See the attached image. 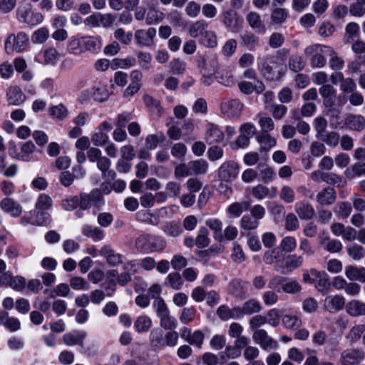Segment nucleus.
Wrapping results in <instances>:
<instances>
[{"mask_svg": "<svg viewBox=\"0 0 365 365\" xmlns=\"http://www.w3.org/2000/svg\"><path fill=\"white\" fill-rule=\"evenodd\" d=\"M261 150L267 151L276 145V140L268 133H262L257 137Z\"/></svg>", "mask_w": 365, "mask_h": 365, "instance_id": "obj_48", "label": "nucleus"}, {"mask_svg": "<svg viewBox=\"0 0 365 365\" xmlns=\"http://www.w3.org/2000/svg\"><path fill=\"white\" fill-rule=\"evenodd\" d=\"M165 246L166 243L162 237L145 234L140 235L135 242L136 250L143 253L161 252Z\"/></svg>", "mask_w": 365, "mask_h": 365, "instance_id": "obj_2", "label": "nucleus"}, {"mask_svg": "<svg viewBox=\"0 0 365 365\" xmlns=\"http://www.w3.org/2000/svg\"><path fill=\"white\" fill-rule=\"evenodd\" d=\"M86 332L83 330H73L65 334L63 337V341L66 346H73L75 345L83 346V342L86 337Z\"/></svg>", "mask_w": 365, "mask_h": 365, "instance_id": "obj_20", "label": "nucleus"}, {"mask_svg": "<svg viewBox=\"0 0 365 365\" xmlns=\"http://www.w3.org/2000/svg\"><path fill=\"white\" fill-rule=\"evenodd\" d=\"M217 314L223 321H227L230 319H240L239 307L230 309L227 305H221L217 310Z\"/></svg>", "mask_w": 365, "mask_h": 365, "instance_id": "obj_32", "label": "nucleus"}, {"mask_svg": "<svg viewBox=\"0 0 365 365\" xmlns=\"http://www.w3.org/2000/svg\"><path fill=\"white\" fill-rule=\"evenodd\" d=\"M250 193L257 200H262L265 198L272 199L277 194V190L274 187H266L262 185H257L249 187Z\"/></svg>", "mask_w": 365, "mask_h": 365, "instance_id": "obj_14", "label": "nucleus"}, {"mask_svg": "<svg viewBox=\"0 0 365 365\" xmlns=\"http://www.w3.org/2000/svg\"><path fill=\"white\" fill-rule=\"evenodd\" d=\"M294 210L302 220H310L315 214L312 205L304 201L297 202L294 205Z\"/></svg>", "mask_w": 365, "mask_h": 365, "instance_id": "obj_26", "label": "nucleus"}, {"mask_svg": "<svg viewBox=\"0 0 365 365\" xmlns=\"http://www.w3.org/2000/svg\"><path fill=\"white\" fill-rule=\"evenodd\" d=\"M241 227L244 230H252L258 227L259 222L249 215H244L240 220Z\"/></svg>", "mask_w": 365, "mask_h": 365, "instance_id": "obj_58", "label": "nucleus"}, {"mask_svg": "<svg viewBox=\"0 0 365 365\" xmlns=\"http://www.w3.org/2000/svg\"><path fill=\"white\" fill-rule=\"evenodd\" d=\"M100 255L105 257L107 262L112 266H116L123 262V256L115 252L108 245H106L101 247L100 250Z\"/></svg>", "mask_w": 365, "mask_h": 365, "instance_id": "obj_21", "label": "nucleus"}, {"mask_svg": "<svg viewBox=\"0 0 365 365\" xmlns=\"http://www.w3.org/2000/svg\"><path fill=\"white\" fill-rule=\"evenodd\" d=\"M207 24L204 21H197L189 27V34L192 38L203 36L207 31Z\"/></svg>", "mask_w": 365, "mask_h": 365, "instance_id": "obj_46", "label": "nucleus"}, {"mask_svg": "<svg viewBox=\"0 0 365 365\" xmlns=\"http://www.w3.org/2000/svg\"><path fill=\"white\" fill-rule=\"evenodd\" d=\"M319 245L323 249L330 253L339 252L343 245L341 242L336 239H331L327 234L322 233L319 237Z\"/></svg>", "mask_w": 365, "mask_h": 365, "instance_id": "obj_16", "label": "nucleus"}, {"mask_svg": "<svg viewBox=\"0 0 365 365\" xmlns=\"http://www.w3.org/2000/svg\"><path fill=\"white\" fill-rule=\"evenodd\" d=\"M36 149L35 145L31 141L24 143L21 147L20 152L14 154V151L9 148V155L11 157L24 162H29L33 160V153Z\"/></svg>", "mask_w": 365, "mask_h": 365, "instance_id": "obj_15", "label": "nucleus"}, {"mask_svg": "<svg viewBox=\"0 0 365 365\" xmlns=\"http://www.w3.org/2000/svg\"><path fill=\"white\" fill-rule=\"evenodd\" d=\"M225 134L218 125L210 123L205 131V140L209 145L218 143L223 140Z\"/></svg>", "mask_w": 365, "mask_h": 365, "instance_id": "obj_19", "label": "nucleus"}, {"mask_svg": "<svg viewBox=\"0 0 365 365\" xmlns=\"http://www.w3.org/2000/svg\"><path fill=\"white\" fill-rule=\"evenodd\" d=\"M249 25L257 33L264 34L266 27L259 14L255 11L250 12L246 17Z\"/></svg>", "mask_w": 365, "mask_h": 365, "instance_id": "obj_30", "label": "nucleus"}, {"mask_svg": "<svg viewBox=\"0 0 365 365\" xmlns=\"http://www.w3.org/2000/svg\"><path fill=\"white\" fill-rule=\"evenodd\" d=\"M84 51H89L98 53L102 47V39L100 36H83Z\"/></svg>", "mask_w": 365, "mask_h": 365, "instance_id": "obj_36", "label": "nucleus"}, {"mask_svg": "<svg viewBox=\"0 0 365 365\" xmlns=\"http://www.w3.org/2000/svg\"><path fill=\"white\" fill-rule=\"evenodd\" d=\"M348 255L355 261H359L365 257V249L356 243H351L346 245Z\"/></svg>", "mask_w": 365, "mask_h": 365, "instance_id": "obj_40", "label": "nucleus"}, {"mask_svg": "<svg viewBox=\"0 0 365 365\" xmlns=\"http://www.w3.org/2000/svg\"><path fill=\"white\" fill-rule=\"evenodd\" d=\"M70 286L75 290H88L89 283L81 277H72L70 280Z\"/></svg>", "mask_w": 365, "mask_h": 365, "instance_id": "obj_62", "label": "nucleus"}, {"mask_svg": "<svg viewBox=\"0 0 365 365\" xmlns=\"http://www.w3.org/2000/svg\"><path fill=\"white\" fill-rule=\"evenodd\" d=\"M48 112L51 116L61 120L66 118L68 114L66 107L61 103L50 107Z\"/></svg>", "mask_w": 365, "mask_h": 365, "instance_id": "obj_49", "label": "nucleus"}, {"mask_svg": "<svg viewBox=\"0 0 365 365\" xmlns=\"http://www.w3.org/2000/svg\"><path fill=\"white\" fill-rule=\"evenodd\" d=\"M83 36H71L67 43V51L71 54L79 56L84 52Z\"/></svg>", "mask_w": 365, "mask_h": 365, "instance_id": "obj_28", "label": "nucleus"}, {"mask_svg": "<svg viewBox=\"0 0 365 365\" xmlns=\"http://www.w3.org/2000/svg\"><path fill=\"white\" fill-rule=\"evenodd\" d=\"M344 274L351 282H365V267L355 265L345 267Z\"/></svg>", "mask_w": 365, "mask_h": 365, "instance_id": "obj_23", "label": "nucleus"}, {"mask_svg": "<svg viewBox=\"0 0 365 365\" xmlns=\"http://www.w3.org/2000/svg\"><path fill=\"white\" fill-rule=\"evenodd\" d=\"M303 279L305 282L314 284L316 289L326 294L330 287V282L328 274L325 271L311 269L303 274Z\"/></svg>", "mask_w": 365, "mask_h": 365, "instance_id": "obj_3", "label": "nucleus"}, {"mask_svg": "<svg viewBox=\"0 0 365 365\" xmlns=\"http://www.w3.org/2000/svg\"><path fill=\"white\" fill-rule=\"evenodd\" d=\"M280 247L282 252H292L297 247V240L294 237H285L280 242Z\"/></svg>", "mask_w": 365, "mask_h": 365, "instance_id": "obj_61", "label": "nucleus"}, {"mask_svg": "<svg viewBox=\"0 0 365 365\" xmlns=\"http://www.w3.org/2000/svg\"><path fill=\"white\" fill-rule=\"evenodd\" d=\"M332 53V48L320 43L307 46L304 55L313 67L322 68L326 64V56Z\"/></svg>", "mask_w": 365, "mask_h": 365, "instance_id": "obj_1", "label": "nucleus"}, {"mask_svg": "<svg viewBox=\"0 0 365 365\" xmlns=\"http://www.w3.org/2000/svg\"><path fill=\"white\" fill-rule=\"evenodd\" d=\"M160 318V325L162 328L165 329H174L178 327V321L177 319L170 315V313L164 314L161 316Z\"/></svg>", "mask_w": 365, "mask_h": 365, "instance_id": "obj_52", "label": "nucleus"}, {"mask_svg": "<svg viewBox=\"0 0 365 365\" xmlns=\"http://www.w3.org/2000/svg\"><path fill=\"white\" fill-rule=\"evenodd\" d=\"M155 35L156 29L153 27L147 30H137L135 33L136 43L141 47L150 46L153 43V39Z\"/></svg>", "mask_w": 365, "mask_h": 365, "instance_id": "obj_13", "label": "nucleus"}, {"mask_svg": "<svg viewBox=\"0 0 365 365\" xmlns=\"http://www.w3.org/2000/svg\"><path fill=\"white\" fill-rule=\"evenodd\" d=\"M365 331V326L363 324H358L354 326L346 335V339L351 343L356 342L361 336L362 334Z\"/></svg>", "mask_w": 365, "mask_h": 365, "instance_id": "obj_51", "label": "nucleus"}, {"mask_svg": "<svg viewBox=\"0 0 365 365\" xmlns=\"http://www.w3.org/2000/svg\"><path fill=\"white\" fill-rule=\"evenodd\" d=\"M16 18L20 23L29 26H37L43 21V16L41 13L34 11L32 5L26 2L21 4L16 11Z\"/></svg>", "mask_w": 365, "mask_h": 365, "instance_id": "obj_4", "label": "nucleus"}, {"mask_svg": "<svg viewBox=\"0 0 365 365\" xmlns=\"http://www.w3.org/2000/svg\"><path fill=\"white\" fill-rule=\"evenodd\" d=\"M29 44V36L24 32H19L16 35L10 34L4 43V49L6 53L11 54L14 51L21 53L24 51Z\"/></svg>", "mask_w": 365, "mask_h": 365, "instance_id": "obj_5", "label": "nucleus"}, {"mask_svg": "<svg viewBox=\"0 0 365 365\" xmlns=\"http://www.w3.org/2000/svg\"><path fill=\"white\" fill-rule=\"evenodd\" d=\"M7 99L9 104L20 106L26 101V96L19 87L14 86L9 88Z\"/></svg>", "mask_w": 365, "mask_h": 365, "instance_id": "obj_27", "label": "nucleus"}, {"mask_svg": "<svg viewBox=\"0 0 365 365\" xmlns=\"http://www.w3.org/2000/svg\"><path fill=\"white\" fill-rule=\"evenodd\" d=\"M344 304L345 298L341 295H330L324 299V308L331 313L342 309Z\"/></svg>", "mask_w": 365, "mask_h": 365, "instance_id": "obj_22", "label": "nucleus"}, {"mask_svg": "<svg viewBox=\"0 0 365 365\" xmlns=\"http://www.w3.org/2000/svg\"><path fill=\"white\" fill-rule=\"evenodd\" d=\"M287 16L288 12L286 9L276 8L272 12L271 19L274 24H279L286 21Z\"/></svg>", "mask_w": 365, "mask_h": 365, "instance_id": "obj_59", "label": "nucleus"}, {"mask_svg": "<svg viewBox=\"0 0 365 365\" xmlns=\"http://www.w3.org/2000/svg\"><path fill=\"white\" fill-rule=\"evenodd\" d=\"M91 91L93 99L98 103L106 101L110 95L107 83L101 80L96 81L94 83Z\"/></svg>", "mask_w": 365, "mask_h": 365, "instance_id": "obj_12", "label": "nucleus"}, {"mask_svg": "<svg viewBox=\"0 0 365 365\" xmlns=\"http://www.w3.org/2000/svg\"><path fill=\"white\" fill-rule=\"evenodd\" d=\"M82 233L84 236L91 238L95 242L101 241L105 237V232L98 227L84 225L82 227Z\"/></svg>", "mask_w": 365, "mask_h": 365, "instance_id": "obj_34", "label": "nucleus"}, {"mask_svg": "<svg viewBox=\"0 0 365 365\" xmlns=\"http://www.w3.org/2000/svg\"><path fill=\"white\" fill-rule=\"evenodd\" d=\"M243 107L244 104L238 99L224 98L220 103V112L225 118H238Z\"/></svg>", "mask_w": 365, "mask_h": 365, "instance_id": "obj_7", "label": "nucleus"}, {"mask_svg": "<svg viewBox=\"0 0 365 365\" xmlns=\"http://www.w3.org/2000/svg\"><path fill=\"white\" fill-rule=\"evenodd\" d=\"M205 224L213 231L215 239L220 241L223 240L222 234V222L220 220L215 217L209 218L206 220Z\"/></svg>", "mask_w": 365, "mask_h": 365, "instance_id": "obj_44", "label": "nucleus"}, {"mask_svg": "<svg viewBox=\"0 0 365 365\" xmlns=\"http://www.w3.org/2000/svg\"><path fill=\"white\" fill-rule=\"evenodd\" d=\"M59 58L60 54L58 51L55 48L49 47L38 52L35 61L43 65L56 66Z\"/></svg>", "mask_w": 365, "mask_h": 365, "instance_id": "obj_11", "label": "nucleus"}, {"mask_svg": "<svg viewBox=\"0 0 365 365\" xmlns=\"http://www.w3.org/2000/svg\"><path fill=\"white\" fill-rule=\"evenodd\" d=\"M165 14L155 6H150L146 14L145 21L148 25H155L163 21Z\"/></svg>", "mask_w": 365, "mask_h": 365, "instance_id": "obj_37", "label": "nucleus"}, {"mask_svg": "<svg viewBox=\"0 0 365 365\" xmlns=\"http://www.w3.org/2000/svg\"><path fill=\"white\" fill-rule=\"evenodd\" d=\"M364 358L363 351L357 349H347L341 354L340 361L350 365H356Z\"/></svg>", "mask_w": 365, "mask_h": 365, "instance_id": "obj_18", "label": "nucleus"}, {"mask_svg": "<svg viewBox=\"0 0 365 365\" xmlns=\"http://www.w3.org/2000/svg\"><path fill=\"white\" fill-rule=\"evenodd\" d=\"M217 81L225 86H232L235 83L232 72L227 68L220 69L215 74Z\"/></svg>", "mask_w": 365, "mask_h": 365, "instance_id": "obj_35", "label": "nucleus"}, {"mask_svg": "<svg viewBox=\"0 0 365 365\" xmlns=\"http://www.w3.org/2000/svg\"><path fill=\"white\" fill-rule=\"evenodd\" d=\"M258 68L265 78L269 81L278 80L284 75V71H279L276 73L272 68L264 61V59L258 60Z\"/></svg>", "mask_w": 365, "mask_h": 365, "instance_id": "obj_24", "label": "nucleus"}, {"mask_svg": "<svg viewBox=\"0 0 365 365\" xmlns=\"http://www.w3.org/2000/svg\"><path fill=\"white\" fill-rule=\"evenodd\" d=\"M79 198V207L81 210H88L92 206L100 209L105 200L99 189H94L90 193H81Z\"/></svg>", "mask_w": 365, "mask_h": 365, "instance_id": "obj_6", "label": "nucleus"}, {"mask_svg": "<svg viewBox=\"0 0 365 365\" xmlns=\"http://www.w3.org/2000/svg\"><path fill=\"white\" fill-rule=\"evenodd\" d=\"M152 324V320L148 316L140 315L135 321L134 327L137 332L143 333L148 331Z\"/></svg>", "mask_w": 365, "mask_h": 365, "instance_id": "obj_43", "label": "nucleus"}, {"mask_svg": "<svg viewBox=\"0 0 365 365\" xmlns=\"http://www.w3.org/2000/svg\"><path fill=\"white\" fill-rule=\"evenodd\" d=\"M261 309L262 307L257 300L255 299H249L242 304V307H239L240 318L244 315H251L260 312Z\"/></svg>", "mask_w": 365, "mask_h": 365, "instance_id": "obj_31", "label": "nucleus"}, {"mask_svg": "<svg viewBox=\"0 0 365 365\" xmlns=\"http://www.w3.org/2000/svg\"><path fill=\"white\" fill-rule=\"evenodd\" d=\"M280 198L287 203H292L295 200V192L293 188L288 185H284L279 193Z\"/></svg>", "mask_w": 365, "mask_h": 365, "instance_id": "obj_63", "label": "nucleus"}, {"mask_svg": "<svg viewBox=\"0 0 365 365\" xmlns=\"http://www.w3.org/2000/svg\"><path fill=\"white\" fill-rule=\"evenodd\" d=\"M269 112L274 118L281 119L287 111V108L282 104L272 103L269 106H267Z\"/></svg>", "mask_w": 365, "mask_h": 365, "instance_id": "obj_54", "label": "nucleus"}, {"mask_svg": "<svg viewBox=\"0 0 365 365\" xmlns=\"http://www.w3.org/2000/svg\"><path fill=\"white\" fill-rule=\"evenodd\" d=\"M238 22L237 14L232 10L223 13V23L228 28L235 27Z\"/></svg>", "mask_w": 365, "mask_h": 365, "instance_id": "obj_64", "label": "nucleus"}, {"mask_svg": "<svg viewBox=\"0 0 365 365\" xmlns=\"http://www.w3.org/2000/svg\"><path fill=\"white\" fill-rule=\"evenodd\" d=\"M284 259V255L282 251L278 248H274L267 251L263 257L264 262L267 264H273L274 263L282 261Z\"/></svg>", "mask_w": 365, "mask_h": 365, "instance_id": "obj_41", "label": "nucleus"}, {"mask_svg": "<svg viewBox=\"0 0 365 365\" xmlns=\"http://www.w3.org/2000/svg\"><path fill=\"white\" fill-rule=\"evenodd\" d=\"M346 125L351 130L360 131L365 127V118L361 115H349L345 120Z\"/></svg>", "mask_w": 365, "mask_h": 365, "instance_id": "obj_33", "label": "nucleus"}, {"mask_svg": "<svg viewBox=\"0 0 365 365\" xmlns=\"http://www.w3.org/2000/svg\"><path fill=\"white\" fill-rule=\"evenodd\" d=\"M336 192L331 187H327L317 195V200L321 205H331L335 202Z\"/></svg>", "mask_w": 365, "mask_h": 365, "instance_id": "obj_38", "label": "nucleus"}, {"mask_svg": "<svg viewBox=\"0 0 365 365\" xmlns=\"http://www.w3.org/2000/svg\"><path fill=\"white\" fill-rule=\"evenodd\" d=\"M250 206L249 202L246 201L243 202H235L230 204L226 210L227 214L233 217H239L244 211L248 210Z\"/></svg>", "mask_w": 365, "mask_h": 365, "instance_id": "obj_39", "label": "nucleus"}, {"mask_svg": "<svg viewBox=\"0 0 365 365\" xmlns=\"http://www.w3.org/2000/svg\"><path fill=\"white\" fill-rule=\"evenodd\" d=\"M165 284L173 289L179 290L183 285V281L179 273L171 272L167 276Z\"/></svg>", "mask_w": 365, "mask_h": 365, "instance_id": "obj_47", "label": "nucleus"}, {"mask_svg": "<svg viewBox=\"0 0 365 365\" xmlns=\"http://www.w3.org/2000/svg\"><path fill=\"white\" fill-rule=\"evenodd\" d=\"M252 339L263 350L276 349L278 346L277 342L269 336L264 329L254 331Z\"/></svg>", "mask_w": 365, "mask_h": 365, "instance_id": "obj_9", "label": "nucleus"}, {"mask_svg": "<svg viewBox=\"0 0 365 365\" xmlns=\"http://www.w3.org/2000/svg\"><path fill=\"white\" fill-rule=\"evenodd\" d=\"M1 208L14 217H19L22 212V206L15 200L11 197H6L1 200Z\"/></svg>", "mask_w": 365, "mask_h": 365, "instance_id": "obj_17", "label": "nucleus"}, {"mask_svg": "<svg viewBox=\"0 0 365 365\" xmlns=\"http://www.w3.org/2000/svg\"><path fill=\"white\" fill-rule=\"evenodd\" d=\"M346 309L351 317L364 316L365 315V303L358 299H353L346 304Z\"/></svg>", "mask_w": 365, "mask_h": 365, "instance_id": "obj_29", "label": "nucleus"}, {"mask_svg": "<svg viewBox=\"0 0 365 365\" xmlns=\"http://www.w3.org/2000/svg\"><path fill=\"white\" fill-rule=\"evenodd\" d=\"M208 230L205 227H200L198 235L196 238L195 243L199 248H205L210 244L208 238Z\"/></svg>", "mask_w": 365, "mask_h": 365, "instance_id": "obj_60", "label": "nucleus"}, {"mask_svg": "<svg viewBox=\"0 0 365 365\" xmlns=\"http://www.w3.org/2000/svg\"><path fill=\"white\" fill-rule=\"evenodd\" d=\"M310 177H311L312 180L315 182H319L321 180H323V181H326L327 182H333L334 183H336V182L334 181V178H337L339 180H341V179L339 177L336 176L335 175L326 174L320 170H317L312 172L311 173Z\"/></svg>", "mask_w": 365, "mask_h": 365, "instance_id": "obj_50", "label": "nucleus"}, {"mask_svg": "<svg viewBox=\"0 0 365 365\" xmlns=\"http://www.w3.org/2000/svg\"><path fill=\"white\" fill-rule=\"evenodd\" d=\"M304 262V258L302 256H299L297 255H289L286 260L285 267L289 270L292 271L298 267L302 266Z\"/></svg>", "mask_w": 365, "mask_h": 365, "instance_id": "obj_53", "label": "nucleus"}, {"mask_svg": "<svg viewBox=\"0 0 365 365\" xmlns=\"http://www.w3.org/2000/svg\"><path fill=\"white\" fill-rule=\"evenodd\" d=\"M240 171L239 165L235 161L223 163L219 168V177L221 180L230 182L235 180Z\"/></svg>", "mask_w": 365, "mask_h": 365, "instance_id": "obj_10", "label": "nucleus"}, {"mask_svg": "<svg viewBox=\"0 0 365 365\" xmlns=\"http://www.w3.org/2000/svg\"><path fill=\"white\" fill-rule=\"evenodd\" d=\"M319 93L323 98L324 105L327 108H331L334 103L336 91L333 86L324 84L319 88Z\"/></svg>", "mask_w": 365, "mask_h": 365, "instance_id": "obj_25", "label": "nucleus"}, {"mask_svg": "<svg viewBox=\"0 0 365 365\" xmlns=\"http://www.w3.org/2000/svg\"><path fill=\"white\" fill-rule=\"evenodd\" d=\"M52 203L53 201L51 198L48 195L43 193L38 196L36 202L35 207L36 210L46 212V210H48L52 206Z\"/></svg>", "mask_w": 365, "mask_h": 365, "instance_id": "obj_55", "label": "nucleus"}, {"mask_svg": "<svg viewBox=\"0 0 365 365\" xmlns=\"http://www.w3.org/2000/svg\"><path fill=\"white\" fill-rule=\"evenodd\" d=\"M50 221V215L47 212L35 210L25 214L20 220V223L23 226L28 225L43 226Z\"/></svg>", "mask_w": 365, "mask_h": 365, "instance_id": "obj_8", "label": "nucleus"}, {"mask_svg": "<svg viewBox=\"0 0 365 365\" xmlns=\"http://www.w3.org/2000/svg\"><path fill=\"white\" fill-rule=\"evenodd\" d=\"M149 339L152 346L162 349L165 346L163 331L160 329H153L150 335Z\"/></svg>", "mask_w": 365, "mask_h": 365, "instance_id": "obj_45", "label": "nucleus"}, {"mask_svg": "<svg viewBox=\"0 0 365 365\" xmlns=\"http://www.w3.org/2000/svg\"><path fill=\"white\" fill-rule=\"evenodd\" d=\"M114 37L124 45H129L133 40V34L125 31L123 29H118L114 32Z\"/></svg>", "mask_w": 365, "mask_h": 365, "instance_id": "obj_56", "label": "nucleus"}, {"mask_svg": "<svg viewBox=\"0 0 365 365\" xmlns=\"http://www.w3.org/2000/svg\"><path fill=\"white\" fill-rule=\"evenodd\" d=\"M207 163L202 159L190 161L188 163V168L190 170V175H202L207 171Z\"/></svg>", "mask_w": 365, "mask_h": 365, "instance_id": "obj_42", "label": "nucleus"}, {"mask_svg": "<svg viewBox=\"0 0 365 365\" xmlns=\"http://www.w3.org/2000/svg\"><path fill=\"white\" fill-rule=\"evenodd\" d=\"M49 31L47 28L41 27L36 30L31 36V41L35 43H43L47 41Z\"/></svg>", "mask_w": 365, "mask_h": 365, "instance_id": "obj_57", "label": "nucleus"}]
</instances>
